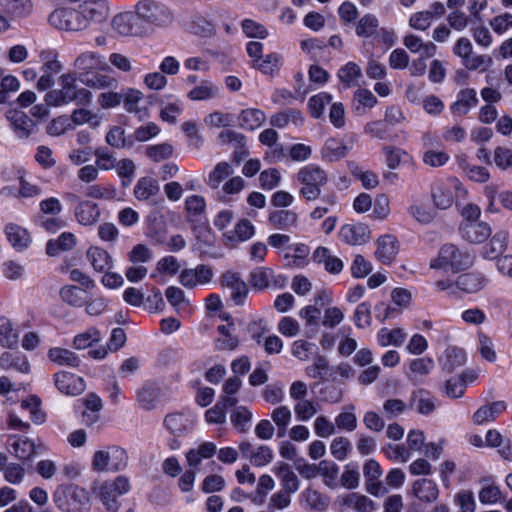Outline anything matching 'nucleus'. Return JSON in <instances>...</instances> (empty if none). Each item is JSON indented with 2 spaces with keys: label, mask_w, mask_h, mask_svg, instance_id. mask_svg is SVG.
Returning <instances> with one entry per match:
<instances>
[{
  "label": "nucleus",
  "mask_w": 512,
  "mask_h": 512,
  "mask_svg": "<svg viewBox=\"0 0 512 512\" xmlns=\"http://www.w3.org/2000/svg\"><path fill=\"white\" fill-rule=\"evenodd\" d=\"M61 89H54L45 95L49 106H61L71 102L84 105L91 102L92 94L85 88H78L76 78L72 74H64L59 78Z\"/></svg>",
  "instance_id": "1"
},
{
  "label": "nucleus",
  "mask_w": 512,
  "mask_h": 512,
  "mask_svg": "<svg viewBox=\"0 0 512 512\" xmlns=\"http://www.w3.org/2000/svg\"><path fill=\"white\" fill-rule=\"evenodd\" d=\"M52 498L56 508L61 512H88L90 510V493L79 485H60L53 492Z\"/></svg>",
  "instance_id": "2"
},
{
  "label": "nucleus",
  "mask_w": 512,
  "mask_h": 512,
  "mask_svg": "<svg viewBox=\"0 0 512 512\" xmlns=\"http://www.w3.org/2000/svg\"><path fill=\"white\" fill-rule=\"evenodd\" d=\"M300 184L299 194L307 201H314L321 195V187L328 181L327 173L318 165L309 164L302 167L296 174Z\"/></svg>",
  "instance_id": "3"
},
{
  "label": "nucleus",
  "mask_w": 512,
  "mask_h": 512,
  "mask_svg": "<svg viewBox=\"0 0 512 512\" xmlns=\"http://www.w3.org/2000/svg\"><path fill=\"white\" fill-rule=\"evenodd\" d=\"M130 489L127 477L118 476L114 481L94 482L91 490L99 498L108 512H117L119 503L117 497L126 494Z\"/></svg>",
  "instance_id": "4"
},
{
  "label": "nucleus",
  "mask_w": 512,
  "mask_h": 512,
  "mask_svg": "<svg viewBox=\"0 0 512 512\" xmlns=\"http://www.w3.org/2000/svg\"><path fill=\"white\" fill-rule=\"evenodd\" d=\"M472 264L471 257L454 244H445L441 247L437 258L430 262L433 269H446L453 272L465 269Z\"/></svg>",
  "instance_id": "5"
},
{
  "label": "nucleus",
  "mask_w": 512,
  "mask_h": 512,
  "mask_svg": "<svg viewBox=\"0 0 512 512\" xmlns=\"http://www.w3.org/2000/svg\"><path fill=\"white\" fill-rule=\"evenodd\" d=\"M139 19L155 26H166L172 22L171 11L163 4L154 0H141L135 6Z\"/></svg>",
  "instance_id": "6"
},
{
  "label": "nucleus",
  "mask_w": 512,
  "mask_h": 512,
  "mask_svg": "<svg viewBox=\"0 0 512 512\" xmlns=\"http://www.w3.org/2000/svg\"><path fill=\"white\" fill-rule=\"evenodd\" d=\"M32 10L30 0H0V32L11 28V21L27 17Z\"/></svg>",
  "instance_id": "7"
},
{
  "label": "nucleus",
  "mask_w": 512,
  "mask_h": 512,
  "mask_svg": "<svg viewBox=\"0 0 512 512\" xmlns=\"http://www.w3.org/2000/svg\"><path fill=\"white\" fill-rule=\"evenodd\" d=\"M49 23L55 28L68 31H80L87 28L80 9L58 8L49 16Z\"/></svg>",
  "instance_id": "8"
},
{
  "label": "nucleus",
  "mask_w": 512,
  "mask_h": 512,
  "mask_svg": "<svg viewBox=\"0 0 512 512\" xmlns=\"http://www.w3.org/2000/svg\"><path fill=\"white\" fill-rule=\"evenodd\" d=\"M454 191L461 195L466 194L461 182L456 178L436 184L432 189V200L435 207L442 210L450 208L454 202Z\"/></svg>",
  "instance_id": "9"
},
{
  "label": "nucleus",
  "mask_w": 512,
  "mask_h": 512,
  "mask_svg": "<svg viewBox=\"0 0 512 512\" xmlns=\"http://www.w3.org/2000/svg\"><path fill=\"white\" fill-rule=\"evenodd\" d=\"M112 31L121 37H135L141 34V25L135 11H124L111 19Z\"/></svg>",
  "instance_id": "10"
},
{
  "label": "nucleus",
  "mask_w": 512,
  "mask_h": 512,
  "mask_svg": "<svg viewBox=\"0 0 512 512\" xmlns=\"http://www.w3.org/2000/svg\"><path fill=\"white\" fill-rule=\"evenodd\" d=\"M214 276L210 266L200 264L194 269H184L179 275L180 283L186 288H194L197 285H205L211 282Z\"/></svg>",
  "instance_id": "11"
},
{
  "label": "nucleus",
  "mask_w": 512,
  "mask_h": 512,
  "mask_svg": "<svg viewBox=\"0 0 512 512\" xmlns=\"http://www.w3.org/2000/svg\"><path fill=\"white\" fill-rule=\"evenodd\" d=\"M82 17L86 20V26L91 23H100L104 21L109 14L107 0H84L79 5Z\"/></svg>",
  "instance_id": "12"
},
{
  "label": "nucleus",
  "mask_w": 512,
  "mask_h": 512,
  "mask_svg": "<svg viewBox=\"0 0 512 512\" xmlns=\"http://www.w3.org/2000/svg\"><path fill=\"white\" fill-rule=\"evenodd\" d=\"M54 382L61 393L69 396L79 395L86 388L83 378L66 371L56 373L54 375Z\"/></svg>",
  "instance_id": "13"
},
{
  "label": "nucleus",
  "mask_w": 512,
  "mask_h": 512,
  "mask_svg": "<svg viewBox=\"0 0 512 512\" xmlns=\"http://www.w3.org/2000/svg\"><path fill=\"white\" fill-rule=\"evenodd\" d=\"M462 237L470 243L485 242L492 233L490 225L482 221H465L460 227Z\"/></svg>",
  "instance_id": "14"
},
{
  "label": "nucleus",
  "mask_w": 512,
  "mask_h": 512,
  "mask_svg": "<svg viewBox=\"0 0 512 512\" xmlns=\"http://www.w3.org/2000/svg\"><path fill=\"white\" fill-rule=\"evenodd\" d=\"M6 118L10 122L12 130L20 139L28 138L36 127L35 122L20 110L12 109L7 111Z\"/></svg>",
  "instance_id": "15"
},
{
  "label": "nucleus",
  "mask_w": 512,
  "mask_h": 512,
  "mask_svg": "<svg viewBox=\"0 0 512 512\" xmlns=\"http://www.w3.org/2000/svg\"><path fill=\"white\" fill-rule=\"evenodd\" d=\"M162 395V389L157 383L146 382L137 390L136 401L142 409L150 411L156 408Z\"/></svg>",
  "instance_id": "16"
},
{
  "label": "nucleus",
  "mask_w": 512,
  "mask_h": 512,
  "mask_svg": "<svg viewBox=\"0 0 512 512\" xmlns=\"http://www.w3.org/2000/svg\"><path fill=\"white\" fill-rule=\"evenodd\" d=\"M221 284L231 290V298L235 304L241 305L244 302L248 294V286L238 273L225 272L221 277Z\"/></svg>",
  "instance_id": "17"
},
{
  "label": "nucleus",
  "mask_w": 512,
  "mask_h": 512,
  "mask_svg": "<svg viewBox=\"0 0 512 512\" xmlns=\"http://www.w3.org/2000/svg\"><path fill=\"white\" fill-rule=\"evenodd\" d=\"M255 233V229L251 221L241 219L231 231L224 233L223 242L225 246L233 248L239 242L249 240Z\"/></svg>",
  "instance_id": "18"
},
{
  "label": "nucleus",
  "mask_w": 512,
  "mask_h": 512,
  "mask_svg": "<svg viewBox=\"0 0 512 512\" xmlns=\"http://www.w3.org/2000/svg\"><path fill=\"white\" fill-rule=\"evenodd\" d=\"M340 238L351 245H362L369 240L370 232L365 224H346L340 230Z\"/></svg>",
  "instance_id": "19"
},
{
  "label": "nucleus",
  "mask_w": 512,
  "mask_h": 512,
  "mask_svg": "<svg viewBox=\"0 0 512 512\" xmlns=\"http://www.w3.org/2000/svg\"><path fill=\"white\" fill-rule=\"evenodd\" d=\"M398 253L397 240L392 235H383L377 240L375 257L383 264H390Z\"/></svg>",
  "instance_id": "20"
},
{
  "label": "nucleus",
  "mask_w": 512,
  "mask_h": 512,
  "mask_svg": "<svg viewBox=\"0 0 512 512\" xmlns=\"http://www.w3.org/2000/svg\"><path fill=\"white\" fill-rule=\"evenodd\" d=\"M104 64L103 57L94 51H84L74 61V67L84 77L89 76L91 71L102 68Z\"/></svg>",
  "instance_id": "21"
},
{
  "label": "nucleus",
  "mask_w": 512,
  "mask_h": 512,
  "mask_svg": "<svg viewBox=\"0 0 512 512\" xmlns=\"http://www.w3.org/2000/svg\"><path fill=\"white\" fill-rule=\"evenodd\" d=\"M434 361L430 357L413 359L409 364L407 377L414 384L422 383L425 377L433 370Z\"/></svg>",
  "instance_id": "22"
},
{
  "label": "nucleus",
  "mask_w": 512,
  "mask_h": 512,
  "mask_svg": "<svg viewBox=\"0 0 512 512\" xmlns=\"http://www.w3.org/2000/svg\"><path fill=\"white\" fill-rule=\"evenodd\" d=\"M506 408L507 404L504 401H495L490 404L483 405L473 414V422L476 425H483L494 421L506 410Z\"/></svg>",
  "instance_id": "23"
},
{
  "label": "nucleus",
  "mask_w": 512,
  "mask_h": 512,
  "mask_svg": "<svg viewBox=\"0 0 512 512\" xmlns=\"http://www.w3.org/2000/svg\"><path fill=\"white\" fill-rule=\"evenodd\" d=\"M86 257L93 269L97 272H106L113 266L111 255L101 247H90L86 252Z\"/></svg>",
  "instance_id": "24"
},
{
  "label": "nucleus",
  "mask_w": 512,
  "mask_h": 512,
  "mask_svg": "<svg viewBox=\"0 0 512 512\" xmlns=\"http://www.w3.org/2000/svg\"><path fill=\"white\" fill-rule=\"evenodd\" d=\"M75 217L81 225H94L99 220L100 209L97 204L91 201H79L75 208Z\"/></svg>",
  "instance_id": "25"
},
{
  "label": "nucleus",
  "mask_w": 512,
  "mask_h": 512,
  "mask_svg": "<svg viewBox=\"0 0 512 512\" xmlns=\"http://www.w3.org/2000/svg\"><path fill=\"white\" fill-rule=\"evenodd\" d=\"M268 220L279 230L289 231L298 226V214L292 210H274L269 214Z\"/></svg>",
  "instance_id": "26"
},
{
  "label": "nucleus",
  "mask_w": 512,
  "mask_h": 512,
  "mask_svg": "<svg viewBox=\"0 0 512 512\" xmlns=\"http://www.w3.org/2000/svg\"><path fill=\"white\" fill-rule=\"evenodd\" d=\"M238 399L235 397H221L220 400L205 413V419L210 424H223L226 421V409L235 406Z\"/></svg>",
  "instance_id": "27"
},
{
  "label": "nucleus",
  "mask_w": 512,
  "mask_h": 512,
  "mask_svg": "<svg viewBox=\"0 0 512 512\" xmlns=\"http://www.w3.org/2000/svg\"><path fill=\"white\" fill-rule=\"evenodd\" d=\"M413 494L422 502H434L439 496L437 484L430 479L422 478L416 480L412 486Z\"/></svg>",
  "instance_id": "28"
},
{
  "label": "nucleus",
  "mask_w": 512,
  "mask_h": 512,
  "mask_svg": "<svg viewBox=\"0 0 512 512\" xmlns=\"http://www.w3.org/2000/svg\"><path fill=\"white\" fill-rule=\"evenodd\" d=\"M509 234L505 230L497 231L483 247V256L487 259H497L507 249Z\"/></svg>",
  "instance_id": "29"
},
{
  "label": "nucleus",
  "mask_w": 512,
  "mask_h": 512,
  "mask_svg": "<svg viewBox=\"0 0 512 512\" xmlns=\"http://www.w3.org/2000/svg\"><path fill=\"white\" fill-rule=\"evenodd\" d=\"M465 361L466 355L464 350L456 346L447 347L443 356L439 359L442 369L449 373L464 365Z\"/></svg>",
  "instance_id": "30"
},
{
  "label": "nucleus",
  "mask_w": 512,
  "mask_h": 512,
  "mask_svg": "<svg viewBox=\"0 0 512 512\" xmlns=\"http://www.w3.org/2000/svg\"><path fill=\"white\" fill-rule=\"evenodd\" d=\"M5 234L13 248L18 251H23L28 248L31 243L29 233L19 225L8 224L5 228Z\"/></svg>",
  "instance_id": "31"
},
{
  "label": "nucleus",
  "mask_w": 512,
  "mask_h": 512,
  "mask_svg": "<svg viewBox=\"0 0 512 512\" xmlns=\"http://www.w3.org/2000/svg\"><path fill=\"white\" fill-rule=\"evenodd\" d=\"M341 506L352 508L357 512H373L375 510V503L368 496L353 492L347 494L340 501Z\"/></svg>",
  "instance_id": "32"
},
{
  "label": "nucleus",
  "mask_w": 512,
  "mask_h": 512,
  "mask_svg": "<svg viewBox=\"0 0 512 512\" xmlns=\"http://www.w3.org/2000/svg\"><path fill=\"white\" fill-rule=\"evenodd\" d=\"M486 284V278L483 274L469 272L457 277L456 286L467 293H475L481 290Z\"/></svg>",
  "instance_id": "33"
},
{
  "label": "nucleus",
  "mask_w": 512,
  "mask_h": 512,
  "mask_svg": "<svg viewBox=\"0 0 512 512\" xmlns=\"http://www.w3.org/2000/svg\"><path fill=\"white\" fill-rule=\"evenodd\" d=\"M0 366L4 370L15 369L23 374L30 372V364L27 357L19 353L4 352L0 356Z\"/></svg>",
  "instance_id": "34"
},
{
  "label": "nucleus",
  "mask_w": 512,
  "mask_h": 512,
  "mask_svg": "<svg viewBox=\"0 0 512 512\" xmlns=\"http://www.w3.org/2000/svg\"><path fill=\"white\" fill-rule=\"evenodd\" d=\"M266 120L265 113L256 108H248L241 111L238 116V124L246 130H255L259 128Z\"/></svg>",
  "instance_id": "35"
},
{
  "label": "nucleus",
  "mask_w": 512,
  "mask_h": 512,
  "mask_svg": "<svg viewBox=\"0 0 512 512\" xmlns=\"http://www.w3.org/2000/svg\"><path fill=\"white\" fill-rule=\"evenodd\" d=\"M160 191L159 183L152 177L140 178L135 187L134 195L140 201H148Z\"/></svg>",
  "instance_id": "36"
},
{
  "label": "nucleus",
  "mask_w": 512,
  "mask_h": 512,
  "mask_svg": "<svg viewBox=\"0 0 512 512\" xmlns=\"http://www.w3.org/2000/svg\"><path fill=\"white\" fill-rule=\"evenodd\" d=\"M478 103L476 91L474 89H464L460 91L457 101L451 106L452 113L458 116L465 115Z\"/></svg>",
  "instance_id": "37"
},
{
  "label": "nucleus",
  "mask_w": 512,
  "mask_h": 512,
  "mask_svg": "<svg viewBox=\"0 0 512 512\" xmlns=\"http://www.w3.org/2000/svg\"><path fill=\"white\" fill-rule=\"evenodd\" d=\"M165 428L172 434L180 436L191 429L190 420L181 413H171L164 418Z\"/></svg>",
  "instance_id": "38"
},
{
  "label": "nucleus",
  "mask_w": 512,
  "mask_h": 512,
  "mask_svg": "<svg viewBox=\"0 0 512 512\" xmlns=\"http://www.w3.org/2000/svg\"><path fill=\"white\" fill-rule=\"evenodd\" d=\"M123 107L128 113H134L142 115L146 111L140 108V104L143 101L144 94L141 90L135 88H127L122 93Z\"/></svg>",
  "instance_id": "39"
},
{
  "label": "nucleus",
  "mask_w": 512,
  "mask_h": 512,
  "mask_svg": "<svg viewBox=\"0 0 512 512\" xmlns=\"http://www.w3.org/2000/svg\"><path fill=\"white\" fill-rule=\"evenodd\" d=\"M406 333L402 328H382L377 334V340L380 346H401L406 339Z\"/></svg>",
  "instance_id": "40"
},
{
  "label": "nucleus",
  "mask_w": 512,
  "mask_h": 512,
  "mask_svg": "<svg viewBox=\"0 0 512 512\" xmlns=\"http://www.w3.org/2000/svg\"><path fill=\"white\" fill-rule=\"evenodd\" d=\"M48 358L61 366L78 367L80 365V359L74 352L60 347L51 348L48 351Z\"/></svg>",
  "instance_id": "41"
},
{
  "label": "nucleus",
  "mask_w": 512,
  "mask_h": 512,
  "mask_svg": "<svg viewBox=\"0 0 512 512\" xmlns=\"http://www.w3.org/2000/svg\"><path fill=\"white\" fill-rule=\"evenodd\" d=\"M19 336L13 329L9 319L0 317V345L3 348L14 349L18 346Z\"/></svg>",
  "instance_id": "42"
},
{
  "label": "nucleus",
  "mask_w": 512,
  "mask_h": 512,
  "mask_svg": "<svg viewBox=\"0 0 512 512\" xmlns=\"http://www.w3.org/2000/svg\"><path fill=\"white\" fill-rule=\"evenodd\" d=\"M282 57L276 52L262 56L258 61L252 64L253 68L266 75H274L281 66Z\"/></svg>",
  "instance_id": "43"
},
{
  "label": "nucleus",
  "mask_w": 512,
  "mask_h": 512,
  "mask_svg": "<svg viewBox=\"0 0 512 512\" xmlns=\"http://www.w3.org/2000/svg\"><path fill=\"white\" fill-rule=\"evenodd\" d=\"M101 120V116L85 108L74 110L70 116V121L72 125H74V128L87 124L89 127L95 129L100 125Z\"/></svg>",
  "instance_id": "44"
},
{
  "label": "nucleus",
  "mask_w": 512,
  "mask_h": 512,
  "mask_svg": "<svg viewBox=\"0 0 512 512\" xmlns=\"http://www.w3.org/2000/svg\"><path fill=\"white\" fill-rule=\"evenodd\" d=\"M43 447L42 444L36 445L27 437H20L12 444L14 455L23 461L29 460L36 453L37 448Z\"/></svg>",
  "instance_id": "45"
},
{
  "label": "nucleus",
  "mask_w": 512,
  "mask_h": 512,
  "mask_svg": "<svg viewBox=\"0 0 512 512\" xmlns=\"http://www.w3.org/2000/svg\"><path fill=\"white\" fill-rule=\"evenodd\" d=\"M233 327V323H229L228 325H220L217 330L221 335L215 342V347L219 351L223 350H234L238 344L239 340L236 336L231 334V328Z\"/></svg>",
  "instance_id": "46"
},
{
  "label": "nucleus",
  "mask_w": 512,
  "mask_h": 512,
  "mask_svg": "<svg viewBox=\"0 0 512 512\" xmlns=\"http://www.w3.org/2000/svg\"><path fill=\"white\" fill-rule=\"evenodd\" d=\"M218 95V87L212 82L203 80L201 83L190 90L187 97L192 101H203L216 97Z\"/></svg>",
  "instance_id": "47"
},
{
  "label": "nucleus",
  "mask_w": 512,
  "mask_h": 512,
  "mask_svg": "<svg viewBox=\"0 0 512 512\" xmlns=\"http://www.w3.org/2000/svg\"><path fill=\"white\" fill-rule=\"evenodd\" d=\"M338 473L339 468L334 462L326 460L319 462L318 475L323 478L324 484L327 487L335 489L338 486Z\"/></svg>",
  "instance_id": "48"
},
{
  "label": "nucleus",
  "mask_w": 512,
  "mask_h": 512,
  "mask_svg": "<svg viewBox=\"0 0 512 512\" xmlns=\"http://www.w3.org/2000/svg\"><path fill=\"white\" fill-rule=\"evenodd\" d=\"M206 202L203 196L191 195L185 200L187 219L195 221L205 214Z\"/></svg>",
  "instance_id": "49"
},
{
  "label": "nucleus",
  "mask_w": 512,
  "mask_h": 512,
  "mask_svg": "<svg viewBox=\"0 0 512 512\" xmlns=\"http://www.w3.org/2000/svg\"><path fill=\"white\" fill-rule=\"evenodd\" d=\"M271 419L277 426L278 436L285 435L288 425L292 419V412L287 406H277L271 412Z\"/></svg>",
  "instance_id": "50"
},
{
  "label": "nucleus",
  "mask_w": 512,
  "mask_h": 512,
  "mask_svg": "<svg viewBox=\"0 0 512 512\" xmlns=\"http://www.w3.org/2000/svg\"><path fill=\"white\" fill-rule=\"evenodd\" d=\"M233 174V168L228 162H219L209 173L207 184L212 189H218L224 179Z\"/></svg>",
  "instance_id": "51"
},
{
  "label": "nucleus",
  "mask_w": 512,
  "mask_h": 512,
  "mask_svg": "<svg viewBox=\"0 0 512 512\" xmlns=\"http://www.w3.org/2000/svg\"><path fill=\"white\" fill-rule=\"evenodd\" d=\"M272 269L257 267L250 273V284L256 290H263L271 285Z\"/></svg>",
  "instance_id": "52"
},
{
  "label": "nucleus",
  "mask_w": 512,
  "mask_h": 512,
  "mask_svg": "<svg viewBox=\"0 0 512 512\" xmlns=\"http://www.w3.org/2000/svg\"><path fill=\"white\" fill-rule=\"evenodd\" d=\"M362 76L361 68L355 62H348L339 72L338 77L346 87L354 86L358 83V79Z\"/></svg>",
  "instance_id": "53"
},
{
  "label": "nucleus",
  "mask_w": 512,
  "mask_h": 512,
  "mask_svg": "<svg viewBox=\"0 0 512 512\" xmlns=\"http://www.w3.org/2000/svg\"><path fill=\"white\" fill-rule=\"evenodd\" d=\"M409 215L421 224H429L436 216L435 211L423 203H413L408 208Z\"/></svg>",
  "instance_id": "54"
},
{
  "label": "nucleus",
  "mask_w": 512,
  "mask_h": 512,
  "mask_svg": "<svg viewBox=\"0 0 512 512\" xmlns=\"http://www.w3.org/2000/svg\"><path fill=\"white\" fill-rule=\"evenodd\" d=\"M162 108L160 110V118L162 121L169 124H175L178 116L182 113V103L178 99L172 101L162 102Z\"/></svg>",
  "instance_id": "55"
},
{
  "label": "nucleus",
  "mask_w": 512,
  "mask_h": 512,
  "mask_svg": "<svg viewBox=\"0 0 512 512\" xmlns=\"http://www.w3.org/2000/svg\"><path fill=\"white\" fill-rule=\"evenodd\" d=\"M287 493H295L299 488V480L288 464L283 463L276 471Z\"/></svg>",
  "instance_id": "56"
},
{
  "label": "nucleus",
  "mask_w": 512,
  "mask_h": 512,
  "mask_svg": "<svg viewBox=\"0 0 512 512\" xmlns=\"http://www.w3.org/2000/svg\"><path fill=\"white\" fill-rule=\"evenodd\" d=\"M81 81L88 87L94 89L115 88L118 85L116 78L106 74H94L91 77L85 76Z\"/></svg>",
  "instance_id": "57"
},
{
  "label": "nucleus",
  "mask_w": 512,
  "mask_h": 512,
  "mask_svg": "<svg viewBox=\"0 0 512 512\" xmlns=\"http://www.w3.org/2000/svg\"><path fill=\"white\" fill-rule=\"evenodd\" d=\"M379 26V21L376 16L372 14H366L360 18L356 25V34L359 37H371L373 36Z\"/></svg>",
  "instance_id": "58"
},
{
  "label": "nucleus",
  "mask_w": 512,
  "mask_h": 512,
  "mask_svg": "<svg viewBox=\"0 0 512 512\" xmlns=\"http://www.w3.org/2000/svg\"><path fill=\"white\" fill-rule=\"evenodd\" d=\"M467 373L460 376L452 377L445 383V393L449 398L455 399L463 396L466 389Z\"/></svg>",
  "instance_id": "59"
},
{
  "label": "nucleus",
  "mask_w": 512,
  "mask_h": 512,
  "mask_svg": "<svg viewBox=\"0 0 512 512\" xmlns=\"http://www.w3.org/2000/svg\"><path fill=\"white\" fill-rule=\"evenodd\" d=\"M274 487L275 482L270 475H261L258 480L255 495L250 496L251 500L257 505H262L265 501L266 495L269 491L273 490Z\"/></svg>",
  "instance_id": "60"
},
{
  "label": "nucleus",
  "mask_w": 512,
  "mask_h": 512,
  "mask_svg": "<svg viewBox=\"0 0 512 512\" xmlns=\"http://www.w3.org/2000/svg\"><path fill=\"white\" fill-rule=\"evenodd\" d=\"M332 96L329 93L321 92L309 99L308 107L311 115L318 119L323 115L326 105L330 104Z\"/></svg>",
  "instance_id": "61"
},
{
  "label": "nucleus",
  "mask_w": 512,
  "mask_h": 512,
  "mask_svg": "<svg viewBox=\"0 0 512 512\" xmlns=\"http://www.w3.org/2000/svg\"><path fill=\"white\" fill-rule=\"evenodd\" d=\"M470 14L467 15L460 9H453L446 18L447 25L456 32L464 31L470 22Z\"/></svg>",
  "instance_id": "62"
},
{
  "label": "nucleus",
  "mask_w": 512,
  "mask_h": 512,
  "mask_svg": "<svg viewBox=\"0 0 512 512\" xmlns=\"http://www.w3.org/2000/svg\"><path fill=\"white\" fill-rule=\"evenodd\" d=\"M251 420L252 413L244 406L235 408L231 414V422L240 433L247 432Z\"/></svg>",
  "instance_id": "63"
},
{
  "label": "nucleus",
  "mask_w": 512,
  "mask_h": 512,
  "mask_svg": "<svg viewBox=\"0 0 512 512\" xmlns=\"http://www.w3.org/2000/svg\"><path fill=\"white\" fill-rule=\"evenodd\" d=\"M360 483V472L356 464H348L340 477V484L346 489H356Z\"/></svg>",
  "instance_id": "64"
}]
</instances>
